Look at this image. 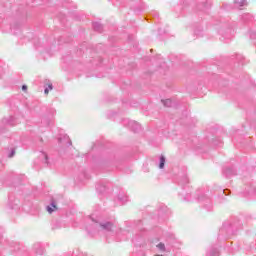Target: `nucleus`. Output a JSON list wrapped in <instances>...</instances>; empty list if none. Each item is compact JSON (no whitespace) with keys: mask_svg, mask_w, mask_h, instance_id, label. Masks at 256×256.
Listing matches in <instances>:
<instances>
[{"mask_svg":"<svg viewBox=\"0 0 256 256\" xmlns=\"http://www.w3.org/2000/svg\"><path fill=\"white\" fill-rule=\"evenodd\" d=\"M223 175H225V177H233V175H236V171H235V167L231 166V167H227L223 170Z\"/></svg>","mask_w":256,"mask_h":256,"instance_id":"nucleus-6","label":"nucleus"},{"mask_svg":"<svg viewBox=\"0 0 256 256\" xmlns=\"http://www.w3.org/2000/svg\"><path fill=\"white\" fill-rule=\"evenodd\" d=\"M35 250L38 255H43L45 253V249L39 244L35 245Z\"/></svg>","mask_w":256,"mask_h":256,"instance_id":"nucleus-19","label":"nucleus"},{"mask_svg":"<svg viewBox=\"0 0 256 256\" xmlns=\"http://www.w3.org/2000/svg\"><path fill=\"white\" fill-rule=\"evenodd\" d=\"M235 7H245L247 5L246 0H234Z\"/></svg>","mask_w":256,"mask_h":256,"instance_id":"nucleus-16","label":"nucleus"},{"mask_svg":"<svg viewBox=\"0 0 256 256\" xmlns=\"http://www.w3.org/2000/svg\"><path fill=\"white\" fill-rule=\"evenodd\" d=\"M91 226L87 227L88 233H95L96 231H103L104 233H111L115 227V221L111 219L95 218L90 216Z\"/></svg>","mask_w":256,"mask_h":256,"instance_id":"nucleus-1","label":"nucleus"},{"mask_svg":"<svg viewBox=\"0 0 256 256\" xmlns=\"http://www.w3.org/2000/svg\"><path fill=\"white\" fill-rule=\"evenodd\" d=\"M53 89V84L48 85V90L51 91Z\"/></svg>","mask_w":256,"mask_h":256,"instance_id":"nucleus-27","label":"nucleus"},{"mask_svg":"<svg viewBox=\"0 0 256 256\" xmlns=\"http://www.w3.org/2000/svg\"><path fill=\"white\" fill-rule=\"evenodd\" d=\"M39 158L43 161L45 165L49 166V156H47V153L40 152Z\"/></svg>","mask_w":256,"mask_h":256,"instance_id":"nucleus-12","label":"nucleus"},{"mask_svg":"<svg viewBox=\"0 0 256 256\" xmlns=\"http://www.w3.org/2000/svg\"><path fill=\"white\" fill-rule=\"evenodd\" d=\"M245 193H247V195H252L253 193H256V187L253 184L248 185L245 188Z\"/></svg>","mask_w":256,"mask_h":256,"instance_id":"nucleus-13","label":"nucleus"},{"mask_svg":"<svg viewBox=\"0 0 256 256\" xmlns=\"http://www.w3.org/2000/svg\"><path fill=\"white\" fill-rule=\"evenodd\" d=\"M250 39H256V33L250 32Z\"/></svg>","mask_w":256,"mask_h":256,"instance_id":"nucleus-25","label":"nucleus"},{"mask_svg":"<svg viewBox=\"0 0 256 256\" xmlns=\"http://www.w3.org/2000/svg\"><path fill=\"white\" fill-rule=\"evenodd\" d=\"M184 200H185V201H190V199H189V198H187V197H185V198H184Z\"/></svg>","mask_w":256,"mask_h":256,"instance_id":"nucleus-29","label":"nucleus"},{"mask_svg":"<svg viewBox=\"0 0 256 256\" xmlns=\"http://www.w3.org/2000/svg\"><path fill=\"white\" fill-rule=\"evenodd\" d=\"M22 91H27V85L22 86Z\"/></svg>","mask_w":256,"mask_h":256,"instance_id":"nucleus-28","label":"nucleus"},{"mask_svg":"<svg viewBox=\"0 0 256 256\" xmlns=\"http://www.w3.org/2000/svg\"><path fill=\"white\" fill-rule=\"evenodd\" d=\"M239 225L241 224L235 221L225 222L222 228L220 229V235H223V233H226V239L231 237V235H235V233L237 232V229H239Z\"/></svg>","mask_w":256,"mask_h":256,"instance_id":"nucleus-2","label":"nucleus"},{"mask_svg":"<svg viewBox=\"0 0 256 256\" xmlns=\"http://www.w3.org/2000/svg\"><path fill=\"white\" fill-rule=\"evenodd\" d=\"M223 201H224V200H223V198H222V200H220V203H223Z\"/></svg>","mask_w":256,"mask_h":256,"instance_id":"nucleus-30","label":"nucleus"},{"mask_svg":"<svg viewBox=\"0 0 256 256\" xmlns=\"http://www.w3.org/2000/svg\"><path fill=\"white\" fill-rule=\"evenodd\" d=\"M242 21H244V23H251V21H253V15L251 14L242 15Z\"/></svg>","mask_w":256,"mask_h":256,"instance_id":"nucleus-15","label":"nucleus"},{"mask_svg":"<svg viewBox=\"0 0 256 256\" xmlns=\"http://www.w3.org/2000/svg\"><path fill=\"white\" fill-rule=\"evenodd\" d=\"M92 27H93L94 31H97L98 33H101V31H103V25L99 22H94L92 24Z\"/></svg>","mask_w":256,"mask_h":256,"instance_id":"nucleus-14","label":"nucleus"},{"mask_svg":"<svg viewBox=\"0 0 256 256\" xmlns=\"http://www.w3.org/2000/svg\"><path fill=\"white\" fill-rule=\"evenodd\" d=\"M117 201L120 203V205H125V203L129 201V196H127V193L125 192H120L118 194Z\"/></svg>","mask_w":256,"mask_h":256,"instance_id":"nucleus-4","label":"nucleus"},{"mask_svg":"<svg viewBox=\"0 0 256 256\" xmlns=\"http://www.w3.org/2000/svg\"><path fill=\"white\" fill-rule=\"evenodd\" d=\"M164 107H171L173 105V101L171 99L161 100Z\"/></svg>","mask_w":256,"mask_h":256,"instance_id":"nucleus-22","label":"nucleus"},{"mask_svg":"<svg viewBox=\"0 0 256 256\" xmlns=\"http://www.w3.org/2000/svg\"><path fill=\"white\" fill-rule=\"evenodd\" d=\"M165 156L161 155L160 156V163H159V169H164L165 168Z\"/></svg>","mask_w":256,"mask_h":256,"instance_id":"nucleus-21","label":"nucleus"},{"mask_svg":"<svg viewBox=\"0 0 256 256\" xmlns=\"http://www.w3.org/2000/svg\"><path fill=\"white\" fill-rule=\"evenodd\" d=\"M189 183V178L187 177V175H184L180 181H179V185H181V187L187 185Z\"/></svg>","mask_w":256,"mask_h":256,"instance_id":"nucleus-18","label":"nucleus"},{"mask_svg":"<svg viewBox=\"0 0 256 256\" xmlns=\"http://www.w3.org/2000/svg\"><path fill=\"white\" fill-rule=\"evenodd\" d=\"M97 191H99L100 193H103L105 191V186L101 185V184H97L96 186Z\"/></svg>","mask_w":256,"mask_h":256,"instance_id":"nucleus-23","label":"nucleus"},{"mask_svg":"<svg viewBox=\"0 0 256 256\" xmlns=\"http://www.w3.org/2000/svg\"><path fill=\"white\" fill-rule=\"evenodd\" d=\"M58 142L62 145H66V147H71V139H69V136H64L63 138H59Z\"/></svg>","mask_w":256,"mask_h":256,"instance_id":"nucleus-9","label":"nucleus"},{"mask_svg":"<svg viewBox=\"0 0 256 256\" xmlns=\"http://www.w3.org/2000/svg\"><path fill=\"white\" fill-rule=\"evenodd\" d=\"M157 249H159V251H162L163 253H169V250H167V248L165 247V244L160 242L158 245H157Z\"/></svg>","mask_w":256,"mask_h":256,"instance_id":"nucleus-20","label":"nucleus"},{"mask_svg":"<svg viewBox=\"0 0 256 256\" xmlns=\"http://www.w3.org/2000/svg\"><path fill=\"white\" fill-rule=\"evenodd\" d=\"M207 256H219V249L215 246H211L207 251Z\"/></svg>","mask_w":256,"mask_h":256,"instance_id":"nucleus-11","label":"nucleus"},{"mask_svg":"<svg viewBox=\"0 0 256 256\" xmlns=\"http://www.w3.org/2000/svg\"><path fill=\"white\" fill-rule=\"evenodd\" d=\"M46 211L50 214L57 211V202H55V199H51L50 205L46 206Z\"/></svg>","mask_w":256,"mask_h":256,"instance_id":"nucleus-7","label":"nucleus"},{"mask_svg":"<svg viewBox=\"0 0 256 256\" xmlns=\"http://www.w3.org/2000/svg\"><path fill=\"white\" fill-rule=\"evenodd\" d=\"M130 123L131 125L128 129H131L134 133H139V131H141V124L137 123L136 121Z\"/></svg>","mask_w":256,"mask_h":256,"instance_id":"nucleus-8","label":"nucleus"},{"mask_svg":"<svg viewBox=\"0 0 256 256\" xmlns=\"http://www.w3.org/2000/svg\"><path fill=\"white\" fill-rule=\"evenodd\" d=\"M198 201L200 203H204V205H210L211 198L207 197V195L205 194H202L201 196L198 197Z\"/></svg>","mask_w":256,"mask_h":256,"instance_id":"nucleus-10","label":"nucleus"},{"mask_svg":"<svg viewBox=\"0 0 256 256\" xmlns=\"http://www.w3.org/2000/svg\"><path fill=\"white\" fill-rule=\"evenodd\" d=\"M11 209H15V207H14V206H11Z\"/></svg>","mask_w":256,"mask_h":256,"instance_id":"nucleus-31","label":"nucleus"},{"mask_svg":"<svg viewBox=\"0 0 256 256\" xmlns=\"http://www.w3.org/2000/svg\"><path fill=\"white\" fill-rule=\"evenodd\" d=\"M122 125H124V127H131V123H133V120H130L129 118H123L121 121Z\"/></svg>","mask_w":256,"mask_h":256,"instance_id":"nucleus-17","label":"nucleus"},{"mask_svg":"<svg viewBox=\"0 0 256 256\" xmlns=\"http://www.w3.org/2000/svg\"><path fill=\"white\" fill-rule=\"evenodd\" d=\"M226 39H231V37H226Z\"/></svg>","mask_w":256,"mask_h":256,"instance_id":"nucleus-32","label":"nucleus"},{"mask_svg":"<svg viewBox=\"0 0 256 256\" xmlns=\"http://www.w3.org/2000/svg\"><path fill=\"white\" fill-rule=\"evenodd\" d=\"M2 123L3 125H8L9 127H15V125H19L21 121H19V118L15 116H9L8 118H4Z\"/></svg>","mask_w":256,"mask_h":256,"instance_id":"nucleus-3","label":"nucleus"},{"mask_svg":"<svg viewBox=\"0 0 256 256\" xmlns=\"http://www.w3.org/2000/svg\"><path fill=\"white\" fill-rule=\"evenodd\" d=\"M44 93H45V95H48L49 94V88H45Z\"/></svg>","mask_w":256,"mask_h":256,"instance_id":"nucleus-26","label":"nucleus"},{"mask_svg":"<svg viewBox=\"0 0 256 256\" xmlns=\"http://www.w3.org/2000/svg\"><path fill=\"white\" fill-rule=\"evenodd\" d=\"M223 195H225V196L231 195V190H229V189H223V190H222L221 197H223Z\"/></svg>","mask_w":256,"mask_h":256,"instance_id":"nucleus-24","label":"nucleus"},{"mask_svg":"<svg viewBox=\"0 0 256 256\" xmlns=\"http://www.w3.org/2000/svg\"><path fill=\"white\" fill-rule=\"evenodd\" d=\"M15 153H16V148L13 146L10 148H6L4 150V155L5 157H8V159H13V157H15Z\"/></svg>","mask_w":256,"mask_h":256,"instance_id":"nucleus-5","label":"nucleus"}]
</instances>
